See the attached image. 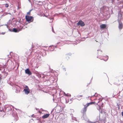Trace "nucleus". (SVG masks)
Returning <instances> with one entry per match:
<instances>
[{"instance_id": "ddd939ff", "label": "nucleus", "mask_w": 123, "mask_h": 123, "mask_svg": "<svg viewBox=\"0 0 123 123\" xmlns=\"http://www.w3.org/2000/svg\"><path fill=\"white\" fill-rule=\"evenodd\" d=\"M6 114L5 112L4 111L1 112V113H0V116H1L2 117L6 115Z\"/></svg>"}, {"instance_id": "aec40b11", "label": "nucleus", "mask_w": 123, "mask_h": 123, "mask_svg": "<svg viewBox=\"0 0 123 123\" xmlns=\"http://www.w3.org/2000/svg\"><path fill=\"white\" fill-rule=\"evenodd\" d=\"M8 5L7 4H6L5 5V6L6 7H8Z\"/></svg>"}, {"instance_id": "4be33fe9", "label": "nucleus", "mask_w": 123, "mask_h": 123, "mask_svg": "<svg viewBox=\"0 0 123 123\" xmlns=\"http://www.w3.org/2000/svg\"><path fill=\"white\" fill-rule=\"evenodd\" d=\"M98 53H99V51H101V52H102V51H100V50H98Z\"/></svg>"}, {"instance_id": "f03ea898", "label": "nucleus", "mask_w": 123, "mask_h": 123, "mask_svg": "<svg viewBox=\"0 0 123 123\" xmlns=\"http://www.w3.org/2000/svg\"><path fill=\"white\" fill-rule=\"evenodd\" d=\"M25 18L26 21L28 22L29 23L32 22L34 20L33 17L32 16H30L27 15L25 16Z\"/></svg>"}, {"instance_id": "412c9836", "label": "nucleus", "mask_w": 123, "mask_h": 123, "mask_svg": "<svg viewBox=\"0 0 123 123\" xmlns=\"http://www.w3.org/2000/svg\"><path fill=\"white\" fill-rule=\"evenodd\" d=\"M122 115L123 116V111L122 112Z\"/></svg>"}, {"instance_id": "0eeeda50", "label": "nucleus", "mask_w": 123, "mask_h": 123, "mask_svg": "<svg viewBox=\"0 0 123 123\" xmlns=\"http://www.w3.org/2000/svg\"><path fill=\"white\" fill-rule=\"evenodd\" d=\"M77 24V25H80L81 26H83L85 25L84 23L81 20L79 21Z\"/></svg>"}, {"instance_id": "4468645a", "label": "nucleus", "mask_w": 123, "mask_h": 123, "mask_svg": "<svg viewBox=\"0 0 123 123\" xmlns=\"http://www.w3.org/2000/svg\"><path fill=\"white\" fill-rule=\"evenodd\" d=\"M118 28L120 29H121L122 28V23H121V24L119 23L118 26Z\"/></svg>"}, {"instance_id": "423d86ee", "label": "nucleus", "mask_w": 123, "mask_h": 123, "mask_svg": "<svg viewBox=\"0 0 123 123\" xmlns=\"http://www.w3.org/2000/svg\"><path fill=\"white\" fill-rule=\"evenodd\" d=\"M103 107V103H102L101 104H99L98 105V107L97 108L98 110L99 111H101V113H102V110L101 108H102Z\"/></svg>"}, {"instance_id": "20e7f679", "label": "nucleus", "mask_w": 123, "mask_h": 123, "mask_svg": "<svg viewBox=\"0 0 123 123\" xmlns=\"http://www.w3.org/2000/svg\"><path fill=\"white\" fill-rule=\"evenodd\" d=\"M91 103H87L84 106V107L82 109V112L83 113H85L86 111L87 107L91 105Z\"/></svg>"}, {"instance_id": "2eb2a0df", "label": "nucleus", "mask_w": 123, "mask_h": 123, "mask_svg": "<svg viewBox=\"0 0 123 123\" xmlns=\"http://www.w3.org/2000/svg\"><path fill=\"white\" fill-rule=\"evenodd\" d=\"M114 84L117 85V86H118L120 85V83L118 82V81H116L114 83Z\"/></svg>"}, {"instance_id": "f3484780", "label": "nucleus", "mask_w": 123, "mask_h": 123, "mask_svg": "<svg viewBox=\"0 0 123 123\" xmlns=\"http://www.w3.org/2000/svg\"><path fill=\"white\" fill-rule=\"evenodd\" d=\"M82 97H83V96L82 95H79V96H78L77 98H78V99H79V98H81L80 99H82Z\"/></svg>"}, {"instance_id": "7ed1b4c3", "label": "nucleus", "mask_w": 123, "mask_h": 123, "mask_svg": "<svg viewBox=\"0 0 123 123\" xmlns=\"http://www.w3.org/2000/svg\"><path fill=\"white\" fill-rule=\"evenodd\" d=\"M102 101V98H98V97H97V98L95 100V101L93 102H91L89 103H91V105L92 104H97L99 103H101V101Z\"/></svg>"}, {"instance_id": "f257e3e1", "label": "nucleus", "mask_w": 123, "mask_h": 123, "mask_svg": "<svg viewBox=\"0 0 123 123\" xmlns=\"http://www.w3.org/2000/svg\"><path fill=\"white\" fill-rule=\"evenodd\" d=\"M4 68H0V70H2L3 72L0 74V81L1 80L4 79L5 78L7 75V73L5 71V69Z\"/></svg>"}, {"instance_id": "dca6fc26", "label": "nucleus", "mask_w": 123, "mask_h": 123, "mask_svg": "<svg viewBox=\"0 0 123 123\" xmlns=\"http://www.w3.org/2000/svg\"><path fill=\"white\" fill-rule=\"evenodd\" d=\"M0 111L1 112L4 111L3 107L1 106H0Z\"/></svg>"}, {"instance_id": "b1692460", "label": "nucleus", "mask_w": 123, "mask_h": 123, "mask_svg": "<svg viewBox=\"0 0 123 123\" xmlns=\"http://www.w3.org/2000/svg\"><path fill=\"white\" fill-rule=\"evenodd\" d=\"M53 31H54V29H53Z\"/></svg>"}, {"instance_id": "6e6552de", "label": "nucleus", "mask_w": 123, "mask_h": 123, "mask_svg": "<svg viewBox=\"0 0 123 123\" xmlns=\"http://www.w3.org/2000/svg\"><path fill=\"white\" fill-rule=\"evenodd\" d=\"M25 73L26 74H28L29 75H31L32 74V73L30 71L29 69L27 68L25 70Z\"/></svg>"}, {"instance_id": "6ab92c4d", "label": "nucleus", "mask_w": 123, "mask_h": 123, "mask_svg": "<svg viewBox=\"0 0 123 123\" xmlns=\"http://www.w3.org/2000/svg\"><path fill=\"white\" fill-rule=\"evenodd\" d=\"M117 108L118 109H120L119 105L118 103H117Z\"/></svg>"}, {"instance_id": "39448f33", "label": "nucleus", "mask_w": 123, "mask_h": 123, "mask_svg": "<svg viewBox=\"0 0 123 123\" xmlns=\"http://www.w3.org/2000/svg\"><path fill=\"white\" fill-rule=\"evenodd\" d=\"M24 90L25 94H28L30 92V90L28 87L27 86H25V89H24Z\"/></svg>"}, {"instance_id": "a211bd4d", "label": "nucleus", "mask_w": 123, "mask_h": 123, "mask_svg": "<svg viewBox=\"0 0 123 123\" xmlns=\"http://www.w3.org/2000/svg\"><path fill=\"white\" fill-rule=\"evenodd\" d=\"M31 10H29V11L27 13V15H30L31 14Z\"/></svg>"}, {"instance_id": "f8f14e48", "label": "nucleus", "mask_w": 123, "mask_h": 123, "mask_svg": "<svg viewBox=\"0 0 123 123\" xmlns=\"http://www.w3.org/2000/svg\"><path fill=\"white\" fill-rule=\"evenodd\" d=\"M21 30V29L20 30L19 29L18 31L17 29H16V28H14L13 29L12 31L15 32H17Z\"/></svg>"}, {"instance_id": "1a4fd4ad", "label": "nucleus", "mask_w": 123, "mask_h": 123, "mask_svg": "<svg viewBox=\"0 0 123 123\" xmlns=\"http://www.w3.org/2000/svg\"><path fill=\"white\" fill-rule=\"evenodd\" d=\"M49 114H46L43 115L42 117L43 119L47 118L49 117Z\"/></svg>"}, {"instance_id": "5701e85b", "label": "nucleus", "mask_w": 123, "mask_h": 123, "mask_svg": "<svg viewBox=\"0 0 123 123\" xmlns=\"http://www.w3.org/2000/svg\"><path fill=\"white\" fill-rule=\"evenodd\" d=\"M92 123H96V122H90Z\"/></svg>"}, {"instance_id": "9b49d317", "label": "nucleus", "mask_w": 123, "mask_h": 123, "mask_svg": "<svg viewBox=\"0 0 123 123\" xmlns=\"http://www.w3.org/2000/svg\"><path fill=\"white\" fill-rule=\"evenodd\" d=\"M118 80L120 81H122L123 80V76L121 75L118 77Z\"/></svg>"}, {"instance_id": "9d476101", "label": "nucleus", "mask_w": 123, "mask_h": 123, "mask_svg": "<svg viewBox=\"0 0 123 123\" xmlns=\"http://www.w3.org/2000/svg\"><path fill=\"white\" fill-rule=\"evenodd\" d=\"M106 25L105 24H102L100 26V27L101 29H104L105 28Z\"/></svg>"}]
</instances>
